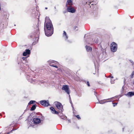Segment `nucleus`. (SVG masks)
Listing matches in <instances>:
<instances>
[{
	"mask_svg": "<svg viewBox=\"0 0 134 134\" xmlns=\"http://www.w3.org/2000/svg\"><path fill=\"white\" fill-rule=\"evenodd\" d=\"M112 79V78H113V76H111L110 77Z\"/></svg>",
	"mask_w": 134,
	"mask_h": 134,
	"instance_id": "30",
	"label": "nucleus"
},
{
	"mask_svg": "<svg viewBox=\"0 0 134 134\" xmlns=\"http://www.w3.org/2000/svg\"><path fill=\"white\" fill-rule=\"evenodd\" d=\"M26 77L27 79L29 82L32 83V81H35L34 79L32 78V76L30 74L27 75Z\"/></svg>",
	"mask_w": 134,
	"mask_h": 134,
	"instance_id": "9",
	"label": "nucleus"
},
{
	"mask_svg": "<svg viewBox=\"0 0 134 134\" xmlns=\"http://www.w3.org/2000/svg\"><path fill=\"white\" fill-rule=\"evenodd\" d=\"M91 2H89V5H90V4H91Z\"/></svg>",
	"mask_w": 134,
	"mask_h": 134,
	"instance_id": "33",
	"label": "nucleus"
},
{
	"mask_svg": "<svg viewBox=\"0 0 134 134\" xmlns=\"http://www.w3.org/2000/svg\"><path fill=\"white\" fill-rule=\"evenodd\" d=\"M39 34L38 26H37L35 30L34 31L33 35L31 36V37L32 38L38 37L39 36Z\"/></svg>",
	"mask_w": 134,
	"mask_h": 134,
	"instance_id": "2",
	"label": "nucleus"
},
{
	"mask_svg": "<svg viewBox=\"0 0 134 134\" xmlns=\"http://www.w3.org/2000/svg\"><path fill=\"white\" fill-rule=\"evenodd\" d=\"M50 109L51 110V111L53 113L57 114H58V112L56 111L55 109L52 107H51L50 108Z\"/></svg>",
	"mask_w": 134,
	"mask_h": 134,
	"instance_id": "15",
	"label": "nucleus"
},
{
	"mask_svg": "<svg viewBox=\"0 0 134 134\" xmlns=\"http://www.w3.org/2000/svg\"><path fill=\"white\" fill-rule=\"evenodd\" d=\"M76 117H77L78 119H80V117L79 115H76Z\"/></svg>",
	"mask_w": 134,
	"mask_h": 134,
	"instance_id": "23",
	"label": "nucleus"
},
{
	"mask_svg": "<svg viewBox=\"0 0 134 134\" xmlns=\"http://www.w3.org/2000/svg\"><path fill=\"white\" fill-rule=\"evenodd\" d=\"M63 37L65 38V40H67L68 38L66 32L64 31H63Z\"/></svg>",
	"mask_w": 134,
	"mask_h": 134,
	"instance_id": "17",
	"label": "nucleus"
},
{
	"mask_svg": "<svg viewBox=\"0 0 134 134\" xmlns=\"http://www.w3.org/2000/svg\"><path fill=\"white\" fill-rule=\"evenodd\" d=\"M48 9V8L47 7H45V9Z\"/></svg>",
	"mask_w": 134,
	"mask_h": 134,
	"instance_id": "32",
	"label": "nucleus"
},
{
	"mask_svg": "<svg viewBox=\"0 0 134 134\" xmlns=\"http://www.w3.org/2000/svg\"><path fill=\"white\" fill-rule=\"evenodd\" d=\"M86 4H87V2H86Z\"/></svg>",
	"mask_w": 134,
	"mask_h": 134,
	"instance_id": "38",
	"label": "nucleus"
},
{
	"mask_svg": "<svg viewBox=\"0 0 134 134\" xmlns=\"http://www.w3.org/2000/svg\"><path fill=\"white\" fill-rule=\"evenodd\" d=\"M86 50L87 52H90L92 50V48L90 46H86L85 47Z\"/></svg>",
	"mask_w": 134,
	"mask_h": 134,
	"instance_id": "16",
	"label": "nucleus"
},
{
	"mask_svg": "<svg viewBox=\"0 0 134 134\" xmlns=\"http://www.w3.org/2000/svg\"><path fill=\"white\" fill-rule=\"evenodd\" d=\"M96 51V52H97V53L98 52V50H97V49H96V50H95Z\"/></svg>",
	"mask_w": 134,
	"mask_h": 134,
	"instance_id": "29",
	"label": "nucleus"
},
{
	"mask_svg": "<svg viewBox=\"0 0 134 134\" xmlns=\"http://www.w3.org/2000/svg\"><path fill=\"white\" fill-rule=\"evenodd\" d=\"M61 118L62 119L65 120L67 118V117L65 116H61Z\"/></svg>",
	"mask_w": 134,
	"mask_h": 134,
	"instance_id": "20",
	"label": "nucleus"
},
{
	"mask_svg": "<svg viewBox=\"0 0 134 134\" xmlns=\"http://www.w3.org/2000/svg\"><path fill=\"white\" fill-rule=\"evenodd\" d=\"M117 103H113V106L114 107L117 104Z\"/></svg>",
	"mask_w": 134,
	"mask_h": 134,
	"instance_id": "26",
	"label": "nucleus"
},
{
	"mask_svg": "<svg viewBox=\"0 0 134 134\" xmlns=\"http://www.w3.org/2000/svg\"><path fill=\"white\" fill-rule=\"evenodd\" d=\"M124 128H123V130H124Z\"/></svg>",
	"mask_w": 134,
	"mask_h": 134,
	"instance_id": "39",
	"label": "nucleus"
},
{
	"mask_svg": "<svg viewBox=\"0 0 134 134\" xmlns=\"http://www.w3.org/2000/svg\"><path fill=\"white\" fill-rule=\"evenodd\" d=\"M23 58V59L24 60H25V58H24H24Z\"/></svg>",
	"mask_w": 134,
	"mask_h": 134,
	"instance_id": "31",
	"label": "nucleus"
},
{
	"mask_svg": "<svg viewBox=\"0 0 134 134\" xmlns=\"http://www.w3.org/2000/svg\"><path fill=\"white\" fill-rule=\"evenodd\" d=\"M130 62L133 65L134 64V62L131 60H130Z\"/></svg>",
	"mask_w": 134,
	"mask_h": 134,
	"instance_id": "25",
	"label": "nucleus"
},
{
	"mask_svg": "<svg viewBox=\"0 0 134 134\" xmlns=\"http://www.w3.org/2000/svg\"><path fill=\"white\" fill-rule=\"evenodd\" d=\"M36 108V105H33L32 107H31L30 110L31 111H33L35 110Z\"/></svg>",
	"mask_w": 134,
	"mask_h": 134,
	"instance_id": "18",
	"label": "nucleus"
},
{
	"mask_svg": "<svg viewBox=\"0 0 134 134\" xmlns=\"http://www.w3.org/2000/svg\"><path fill=\"white\" fill-rule=\"evenodd\" d=\"M54 104L55 105L57 108L59 110H60L62 111L63 110V106L61 104L58 102H54Z\"/></svg>",
	"mask_w": 134,
	"mask_h": 134,
	"instance_id": "6",
	"label": "nucleus"
},
{
	"mask_svg": "<svg viewBox=\"0 0 134 134\" xmlns=\"http://www.w3.org/2000/svg\"><path fill=\"white\" fill-rule=\"evenodd\" d=\"M40 103L44 107H47L49 105V102L48 100H43L40 101Z\"/></svg>",
	"mask_w": 134,
	"mask_h": 134,
	"instance_id": "7",
	"label": "nucleus"
},
{
	"mask_svg": "<svg viewBox=\"0 0 134 134\" xmlns=\"http://www.w3.org/2000/svg\"><path fill=\"white\" fill-rule=\"evenodd\" d=\"M98 40H97L96 41V42H96V43H98Z\"/></svg>",
	"mask_w": 134,
	"mask_h": 134,
	"instance_id": "28",
	"label": "nucleus"
},
{
	"mask_svg": "<svg viewBox=\"0 0 134 134\" xmlns=\"http://www.w3.org/2000/svg\"><path fill=\"white\" fill-rule=\"evenodd\" d=\"M68 121L69 122H70V120H68Z\"/></svg>",
	"mask_w": 134,
	"mask_h": 134,
	"instance_id": "34",
	"label": "nucleus"
},
{
	"mask_svg": "<svg viewBox=\"0 0 134 134\" xmlns=\"http://www.w3.org/2000/svg\"><path fill=\"white\" fill-rule=\"evenodd\" d=\"M110 82L111 84H113L114 83V80L111 79L110 81Z\"/></svg>",
	"mask_w": 134,
	"mask_h": 134,
	"instance_id": "24",
	"label": "nucleus"
},
{
	"mask_svg": "<svg viewBox=\"0 0 134 134\" xmlns=\"http://www.w3.org/2000/svg\"><path fill=\"white\" fill-rule=\"evenodd\" d=\"M134 74V71L132 72L131 75V77L133 78Z\"/></svg>",
	"mask_w": 134,
	"mask_h": 134,
	"instance_id": "22",
	"label": "nucleus"
},
{
	"mask_svg": "<svg viewBox=\"0 0 134 134\" xmlns=\"http://www.w3.org/2000/svg\"><path fill=\"white\" fill-rule=\"evenodd\" d=\"M36 102V101L35 100H31L29 103V104H31L35 103Z\"/></svg>",
	"mask_w": 134,
	"mask_h": 134,
	"instance_id": "19",
	"label": "nucleus"
},
{
	"mask_svg": "<svg viewBox=\"0 0 134 134\" xmlns=\"http://www.w3.org/2000/svg\"><path fill=\"white\" fill-rule=\"evenodd\" d=\"M30 53V51L29 49H26L25 51L23 53L24 56H26L27 55L29 54Z\"/></svg>",
	"mask_w": 134,
	"mask_h": 134,
	"instance_id": "11",
	"label": "nucleus"
},
{
	"mask_svg": "<svg viewBox=\"0 0 134 134\" xmlns=\"http://www.w3.org/2000/svg\"><path fill=\"white\" fill-rule=\"evenodd\" d=\"M54 8H55H55H56L55 7Z\"/></svg>",
	"mask_w": 134,
	"mask_h": 134,
	"instance_id": "40",
	"label": "nucleus"
},
{
	"mask_svg": "<svg viewBox=\"0 0 134 134\" xmlns=\"http://www.w3.org/2000/svg\"><path fill=\"white\" fill-rule=\"evenodd\" d=\"M125 95L128 97H131L134 96V92H129Z\"/></svg>",
	"mask_w": 134,
	"mask_h": 134,
	"instance_id": "13",
	"label": "nucleus"
},
{
	"mask_svg": "<svg viewBox=\"0 0 134 134\" xmlns=\"http://www.w3.org/2000/svg\"><path fill=\"white\" fill-rule=\"evenodd\" d=\"M44 30L45 35L47 36H51L53 33V25L51 20L48 17H46L45 18Z\"/></svg>",
	"mask_w": 134,
	"mask_h": 134,
	"instance_id": "1",
	"label": "nucleus"
},
{
	"mask_svg": "<svg viewBox=\"0 0 134 134\" xmlns=\"http://www.w3.org/2000/svg\"><path fill=\"white\" fill-rule=\"evenodd\" d=\"M96 93H95L94 94L95 95V96H96Z\"/></svg>",
	"mask_w": 134,
	"mask_h": 134,
	"instance_id": "35",
	"label": "nucleus"
},
{
	"mask_svg": "<svg viewBox=\"0 0 134 134\" xmlns=\"http://www.w3.org/2000/svg\"><path fill=\"white\" fill-rule=\"evenodd\" d=\"M109 99H104L102 100H100L99 101V103L100 104H103L107 102H110L111 101H107V100Z\"/></svg>",
	"mask_w": 134,
	"mask_h": 134,
	"instance_id": "14",
	"label": "nucleus"
},
{
	"mask_svg": "<svg viewBox=\"0 0 134 134\" xmlns=\"http://www.w3.org/2000/svg\"><path fill=\"white\" fill-rule=\"evenodd\" d=\"M91 5H93V3H92V4H91Z\"/></svg>",
	"mask_w": 134,
	"mask_h": 134,
	"instance_id": "37",
	"label": "nucleus"
},
{
	"mask_svg": "<svg viewBox=\"0 0 134 134\" xmlns=\"http://www.w3.org/2000/svg\"><path fill=\"white\" fill-rule=\"evenodd\" d=\"M49 64L51 66L55 67L56 68H58L57 65H58V63L57 61L54 60H51L49 62Z\"/></svg>",
	"mask_w": 134,
	"mask_h": 134,
	"instance_id": "5",
	"label": "nucleus"
},
{
	"mask_svg": "<svg viewBox=\"0 0 134 134\" xmlns=\"http://www.w3.org/2000/svg\"><path fill=\"white\" fill-rule=\"evenodd\" d=\"M87 86H89V87L90 86V83L88 81H87Z\"/></svg>",
	"mask_w": 134,
	"mask_h": 134,
	"instance_id": "27",
	"label": "nucleus"
},
{
	"mask_svg": "<svg viewBox=\"0 0 134 134\" xmlns=\"http://www.w3.org/2000/svg\"><path fill=\"white\" fill-rule=\"evenodd\" d=\"M78 29V27L77 26H75L73 28V30L75 31H77Z\"/></svg>",
	"mask_w": 134,
	"mask_h": 134,
	"instance_id": "21",
	"label": "nucleus"
},
{
	"mask_svg": "<svg viewBox=\"0 0 134 134\" xmlns=\"http://www.w3.org/2000/svg\"><path fill=\"white\" fill-rule=\"evenodd\" d=\"M110 49L112 52H116L117 49V45L114 42H113L110 44Z\"/></svg>",
	"mask_w": 134,
	"mask_h": 134,
	"instance_id": "4",
	"label": "nucleus"
},
{
	"mask_svg": "<svg viewBox=\"0 0 134 134\" xmlns=\"http://www.w3.org/2000/svg\"><path fill=\"white\" fill-rule=\"evenodd\" d=\"M62 90H64L68 94H69V97L70 98V102L72 104V103L71 102V100L70 97V96L69 95V88L68 87V86L67 85L63 86L62 88Z\"/></svg>",
	"mask_w": 134,
	"mask_h": 134,
	"instance_id": "3",
	"label": "nucleus"
},
{
	"mask_svg": "<svg viewBox=\"0 0 134 134\" xmlns=\"http://www.w3.org/2000/svg\"><path fill=\"white\" fill-rule=\"evenodd\" d=\"M34 124H37L40 123L41 122V120L37 118H35L33 119V121Z\"/></svg>",
	"mask_w": 134,
	"mask_h": 134,
	"instance_id": "10",
	"label": "nucleus"
},
{
	"mask_svg": "<svg viewBox=\"0 0 134 134\" xmlns=\"http://www.w3.org/2000/svg\"><path fill=\"white\" fill-rule=\"evenodd\" d=\"M91 5H93V3H92V4H91Z\"/></svg>",
	"mask_w": 134,
	"mask_h": 134,
	"instance_id": "36",
	"label": "nucleus"
},
{
	"mask_svg": "<svg viewBox=\"0 0 134 134\" xmlns=\"http://www.w3.org/2000/svg\"><path fill=\"white\" fill-rule=\"evenodd\" d=\"M66 7L67 8V10L68 12L72 13H74L75 12V9L73 8L71 6H68Z\"/></svg>",
	"mask_w": 134,
	"mask_h": 134,
	"instance_id": "8",
	"label": "nucleus"
},
{
	"mask_svg": "<svg viewBox=\"0 0 134 134\" xmlns=\"http://www.w3.org/2000/svg\"><path fill=\"white\" fill-rule=\"evenodd\" d=\"M72 4V2L71 0H67L66 4V7L69 6H71Z\"/></svg>",
	"mask_w": 134,
	"mask_h": 134,
	"instance_id": "12",
	"label": "nucleus"
}]
</instances>
